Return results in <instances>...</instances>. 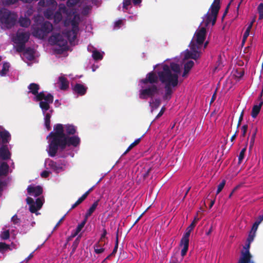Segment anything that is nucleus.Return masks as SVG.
I'll return each mask as SVG.
<instances>
[{"instance_id":"f257e3e1","label":"nucleus","mask_w":263,"mask_h":263,"mask_svg":"<svg viewBox=\"0 0 263 263\" xmlns=\"http://www.w3.org/2000/svg\"><path fill=\"white\" fill-rule=\"evenodd\" d=\"M76 126L72 124H57L53 126V131L47 136L50 138L48 153L50 157H54L58 149L64 151L67 146L77 147L80 143V138L74 134Z\"/></svg>"},{"instance_id":"f03ea898","label":"nucleus","mask_w":263,"mask_h":263,"mask_svg":"<svg viewBox=\"0 0 263 263\" xmlns=\"http://www.w3.org/2000/svg\"><path fill=\"white\" fill-rule=\"evenodd\" d=\"M160 81L165 84V93L163 97L164 100H170L173 93L172 87H175L178 84V77L177 73H173L166 64L163 66V70L158 72Z\"/></svg>"},{"instance_id":"7ed1b4c3","label":"nucleus","mask_w":263,"mask_h":263,"mask_svg":"<svg viewBox=\"0 0 263 263\" xmlns=\"http://www.w3.org/2000/svg\"><path fill=\"white\" fill-rule=\"evenodd\" d=\"M220 0H214L208 12L204 15L202 23L207 27L211 23L212 26L216 23L217 15L220 8Z\"/></svg>"},{"instance_id":"20e7f679","label":"nucleus","mask_w":263,"mask_h":263,"mask_svg":"<svg viewBox=\"0 0 263 263\" xmlns=\"http://www.w3.org/2000/svg\"><path fill=\"white\" fill-rule=\"evenodd\" d=\"M52 30V24L48 21H45L41 25L40 27L34 28L32 34L35 37L43 39L51 32Z\"/></svg>"},{"instance_id":"39448f33","label":"nucleus","mask_w":263,"mask_h":263,"mask_svg":"<svg viewBox=\"0 0 263 263\" xmlns=\"http://www.w3.org/2000/svg\"><path fill=\"white\" fill-rule=\"evenodd\" d=\"M0 20L7 28H11L15 25L16 19L15 15L9 10L3 8L0 9Z\"/></svg>"},{"instance_id":"423d86ee","label":"nucleus","mask_w":263,"mask_h":263,"mask_svg":"<svg viewBox=\"0 0 263 263\" xmlns=\"http://www.w3.org/2000/svg\"><path fill=\"white\" fill-rule=\"evenodd\" d=\"M79 16L77 14L74 15L71 21L72 29L71 30L66 32V36L70 42L74 41L77 37V33L79 31Z\"/></svg>"},{"instance_id":"0eeeda50","label":"nucleus","mask_w":263,"mask_h":263,"mask_svg":"<svg viewBox=\"0 0 263 263\" xmlns=\"http://www.w3.org/2000/svg\"><path fill=\"white\" fill-rule=\"evenodd\" d=\"M206 33L205 27L197 30L190 44L196 45L198 48H200L205 39Z\"/></svg>"},{"instance_id":"6e6552de","label":"nucleus","mask_w":263,"mask_h":263,"mask_svg":"<svg viewBox=\"0 0 263 263\" xmlns=\"http://www.w3.org/2000/svg\"><path fill=\"white\" fill-rule=\"evenodd\" d=\"M66 35V33H65ZM68 40L66 36L60 33H55L52 34L49 39V42L51 44L57 45L63 48H65L67 45V41Z\"/></svg>"},{"instance_id":"1a4fd4ad","label":"nucleus","mask_w":263,"mask_h":263,"mask_svg":"<svg viewBox=\"0 0 263 263\" xmlns=\"http://www.w3.org/2000/svg\"><path fill=\"white\" fill-rule=\"evenodd\" d=\"M159 92V88L155 84L151 85L150 86L140 91L139 98L141 99H145L147 97L153 98L154 96Z\"/></svg>"},{"instance_id":"9d476101","label":"nucleus","mask_w":263,"mask_h":263,"mask_svg":"<svg viewBox=\"0 0 263 263\" xmlns=\"http://www.w3.org/2000/svg\"><path fill=\"white\" fill-rule=\"evenodd\" d=\"M250 247V243L248 242L246 247H244L245 251L241 252V256L237 263H254L252 260V256L249 251Z\"/></svg>"},{"instance_id":"9b49d317","label":"nucleus","mask_w":263,"mask_h":263,"mask_svg":"<svg viewBox=\"0 0 263 263\" xmlns=\"http://www.w3.org/2000/svg\"><path fill=\"white\" fill-rule=\"evenodd\" d=\"M191 233V232L186 230L185 233L183 234L180 240V246L183 247V248L181 251V254L182 256H185L188 250L189 245V237Z\"/></svg>"},{"instance_id":"f8f14e48","label":"nucleus","mask_w":263,"mask_h":263,"mask_svg":"<svg viewBox=\"0 0 263 263\" xmlns=\"http://www.w3.org/2000/svg\"><path fill=\"white\" fill-rule=\"evenodd\" d=\"M30 33L28 32L18 30L16 34V37L13 40V42L15 43L26 44L28 41Z\"/></svg>"},{"instance_id":"ddd939ff","label":"nucleus","mask_w":263,"mask_h":263,"mask_svg":"<svg viewBox=\"0 0 263 263\" xmlns=\"http://www.w3.org/2000/svg\"><path fill=\"white\" fill-rule=\"evenodd\" d=\"M191 51H187L185 54V59L197 60L200 57V52L198 50L200 48L196 45L190 44Z\"/></svg>"},{"instance_id":"4468645a","label":"nucleus","mask_w":263,"mask_h":263,"mask_svg":"<svg viewBox=\"0 0 263 263\" xmlns=\"http://www.w3.org/2000/svg\"><path fill=\"white\" fill-rule=\"evenodd\" d=\"M159 77L154 71H151L146 74L145 79H141L140 83L147 84L150 83L152 85L158 83L159 81Z\"/></svg>"},{"instance_id":"2eb2a0df","label":"nucleus","mask_w":263,"mask_h":263,"mask_svg":"<svg viewBox=\"0 0 263 263\" xmlns=\"http://www.w3.org/2000/svg\"><path fill=\"white\" fill-rule=\"evenodd\" d=\"M53 96L51 93H48L47 97L44 101H40V107L42 109L43 114H45V112L49 109L50 104L53 103Z\"/></svg>"},{"instance_id":"dca6fc26","label":"nucleus","mask_w":263,"mask_h":263,"mask_svg":"<svg viewBox=\"0 0 263 263\" xmlns=\"http://www.w3.org/2000/svg\"><path fill=\"white\" fill-rule=\"evenodd\" d=\"M27 190L29 195H33L35 197L39 196L43 193V189L40 185L33 186L30 185L28 186Z\"/></svg>"},{"instance_id":"f3484780","label":"nucleus","mask_w":263,"mask_h":263,"mask_svg":"<svg viewBox=\"0 0 263 263\" xmlns=\"http://www.w3.org/2000/svg\"><path fill=\"white\" fill-rule=\"evenodd\" d=\"M87 89V88L83 84L77 83L74 85L73 90L80 96H83L86 93Z\"/></svg>"},{"instance_id":"a211bd4d","label":"nucleus","mask_w":263,"mask_h":263,"mask_svg":"<svg viewBox=\"0 0 263 263\" xmlns=\"http://www.w3.org/2000/svg\"><path fill=\"white\" fill-rule=\"evenodd\" d=\"M10 153L6 146H2L0 148V157L3 160H7L10 158Z\"/></svg>"},{"instance_id":"6ab92c4d","label":"nucleus","mask_w":263,"mask_h":263,"mask_svg":"<svg viewBox=\"0 0 263 263\" xmlns=\"http://www.w3.org/2000/svg\"><path fill=\"white\" fill-rule=\"evenodd\" d=\"M59 82L60 83V88L61 90H66L69 87V82L67 79L63 76L59 78Z\"/></svg>"},{"instance_id":"aec40b11","label":"nucleus","mask_w":263,"mask_h":263,"mask_svg":"<svg viewBox=\"0 0 263 263\" xmlns=\"http://www.w3.org/2000/svg\"><path fill=\"white\" fill-rule=\"evenodd\" d=\"M28 88L29 91L28 93H31L34 95L37 94L39 90L40 89V85L36 83H32L29 85Z\"/></svg>"},{"instance_id":"412c9836","label":"nucleus","mask_w":263,"mask_h":263,"mask_svg":"<svg viewBox=\"0 0 263 263\" xmlns=\"http://www.w3.org/2000/svg\"><path fill=\"white\" fill-rule=\"evenodd\" d=\"M99 200H97L95 201L89 209L87 210L85 214V218L88 219V218L90 217L94 211L96 210L97 206L98 205Z\"/></svg>"},{"instance_id":"4be33fe9","label":"nucleus","mask_w":263,"mask_h":263,"mask_svg":"<svg viewBox=\"0 0 263 263\" xmlns=\"http://www.w3.org/2000/svg\"><path fill=\"white\" fill-rule=\"evenodd\" d=\"M0 136L2 138V142L3 143H8L11 139V135L10 133L6 130L0 132Z\"/></svg>"},{"instance_id":"5701e85b","label":"nucleus","mask_w":263,"mask_h":263,"mask_svg":"<svg viewBox=\"0 0 263 263\" xmlns=\"http://www.w3.org/2000/svg\"><path fill=\"white\" fill-rule=\"evenodd\" d=\"M263 101H261L258 105H255L253 107L251 112V116L253 118H255L257 117L260 110Z\"/></svg>"},{"instance_id":"b1692460","label":"nucleus","mask_w":263,"mask_h":263,"mask_svg":"<svg viewBox=\"0 0 263 263\" xmlns=\"http://www.w3.org/2000/svg\"><path fill=\"white\" fill-rule=\"evenodd\" d=\"M103 241H100V240L97 242L93 246L95 252L96 254H101L103 253L105 249L103 248V246L105 244L104 242L103 244L102 243Z\"/></svg>"},{"instance_id":"393cba45","label":"nucleus","mask_w":263,"mask_h":263,"mask_svg":"<svg viewBox=\"0 0 263 263\" xmlns=\"http://www.w3.org/2000/svg\"><path fill=\"white\" fill-rule=\"evenodd\" d=\"M24 54L26 55V57L28 60L31 61L34 58V50L30 47H28L25 49Z\"/></svg>"},{"instance_id":"a878e982","label":"nucleus","mask_w":263,"mask_h":263,"mask_svg":"<svg viewBox=\"0 0 263 263\" xmlns=\"http://www.w3.org/2000/svg\"><path fill=\"white\" fill-rule=\"evenodd\" d=\"M87 221V219L85 218L83 219V220L78 225L77 227V228L76 229V231L72 235V237H74L76 235L78 234V233L82 230V229L84 228L85 224H86V222Z\"/></svg>"},{"instance_id":"bb28decb","label":"nucleus","mask_w":263,"mask_h":263,"mask_svg":"<svg viewBox=\"0 0 263 263\" xmlns=\"http://www.w3.org/2000/svg\"><path fill=\"white\" fill-rule=\"evenodd\" d=\"M169 67L171 71L173 72V73H177V75H179L180 72V67L179 64L175 63H171Z\"/></svg>"},{"instance_id":"cd10ccee","label":"nucleus","mask_w":263,"mask_h":263,"mask_svg":"<svg viewBox=\"0 0 263 263\" xmlns=\"http://www.w3.org/2000/svg\"><path fill=\"white\" fill-rule=\"evenodd\" d=\"M48 166L54 171H59L62 169V167L52 160H48Z\"/></svg>"},{"instance_id":"c85d7f7f","label":"nucleus","mask_w":263,"mask_h":263,"mask_svg":"<svg viewBox=\"0 0 263 263\" xmlns=\"http://www.w3.org/2000/svg\"><path fill=\"white\" fill-rule=\"evenodd\" d=\"M50 118H51V114L50 112L46 113L45 115L44 120H45V126L48 130H50L51 129Z\"/></svg>"},{"instance_id":"c756f323","label":"nucleus","mask_w":263,"mask_h":263,"mask_svg":"<svg viewBox=\"0 0 263 263\" xmlns=\"http://www.w3.org/2000/svg\"><path fill=\"white\" fill-rule=\"evenodd\" d=\"M9 166L6 163H3L0 165V175H6L8 173Z\"/></svg>"},{"instance_id":"7c9ffc66","label":"nucleus","mask_w":263,"mask_h":263,"mask_svg":"<svg viewBox=\"0 0 263 263\" xmlns=\"http://www.w3.org/2000/svg\"><path fill=\"white\" fill-rule=\"evenodd\" d=\"M19 23L21 26L24 27H28L31 24V21L28 18L23 17L20 20Z\"/></svg>"},{"instance_id":"2f4dec72","label":"nucleus","mask_w":263,"mask_h":263,"mask_svg":"<svg viewBox=\"0 0 263 263\" xmlns=\"http://www.w3.org/2000/svg\"><path fill=\"white\" fill-rule=\"evenodd\" d=\"M10 64L9 63L5 62L3 63L2 69L0 71V75L1 76H5L9 71Z\"/></svg>"},{"instance_id":"473e14b6","label":"nucleus","mask_w":263,"mask_h":263,"mask_svg":"<svg viewBox=\"0 0 263 263\" xmlns=\"http://www.w3.org/2000/svg\"><path fill=\"white\" fill-rule=\"evenodd\" d=\"M54 19V22L55 24H58L61 22L62 19V15L60 11H56L53 16Z\"/></svg>"},{"instance_id":"72a5a7b5","label":"nucleus","mask_w":263,"mask_h":263,"mask_svg":"<svg viewBox=\"0 0 263 263\" xmlns=\"http://www.w3.org/2000/svg\"><path fill=\"white\" fill-rule=\"evenodd\" d=\"M80 240L79 237L77 238L72 243V246H71V251L70 253V256H71L75 252L78 245L79 243Z\"/></svg>"},{"instance_id":"f704fd0d","label":"nucleus","mask_w":263,"mask_h":263,"mask_svg":"<svg viewBox=\"0 0 263 263\" xmlns=\"http://www.w3.org/2000/svg\"><path fill=\"white\" fill-rule=\"evenodd\" d=\"M118 244H119V229L117 230L116 232V242H115V246L114 247V250L110 254V255H115L116 253L118 248Z\"/></svg>"},{"instance_id":"c9c22d12","label":"nucleus","mask_w":263,"mask_h":263,"mask_svg":"<svg viewBox=\"0 0 263 263\" xmlns=\"http://www.w3.org/2000/svg\"><path fill=\"white\" fill-rule=\"evenodd\" d=\"M92 56L95 60H100L103 58V55L97 50L93 51Z\"/></svg>"},{"instance_id":"e433bc0d","label":"nucleus","mask_w":263,"mask_h":263,"mask_svg":"<svg viewBox=\"0 0 263 263\" xmlns=\"http://www.w3.org/2000/svg\"><path fill=\"white\" fill-rule=\"evenodd\" d=\"M35 96V100L36 101H41L42 100H45L47 97V95H45L43 91L40 92V93H37Z\"/></svg>"},{"instance_id":"4c0bfd02","label":"nucleus","mask_w":263,"mask_h":263,"mask_svg":"<svg viewBox=\"0 0 263 263\" xmlns=\"http://www.w3.org/2000/svg\"><path fill=\"white\" fill-rule=\"evenodd\" d=\"M45 17L49 20H51L53 18V12L51 9H47L44 13Z\"/></svg>"},{"instance_id":"58836bf2","label":"nucleus","mask_w":263,"mask_h":263,"mask_svg":"<svg viewBox=\"0 0 263 263\" xmlns=\"http://www.w3.org/2000/svg\"><path fill=\"white\" fill-rule=\"evenodd\" d=\"M246 149H247V145L241 150V151L239 154V156H238V163L239 164H240L241 163L242 160L243 159L244 156H245V154L246 152Z\"/></svg>"},{"instance_id":"ea45409f","label":"nucleus","mask_w":263,"mask_h":263,"mask_svg":"<svg viewBox=\"0 0 263 263\" xmlns=\"http://www.w3.org/2000/svg\"><path fill=\"white\" fill-rule=\"evenodd\" d=\"M16 44V50L18 52H21L25 50V44L24 43H15Z\"/></svg>"},{"instance_id":"a19ab883","label":"nucleus","mask_w":263,"mask_h":263,"mask_svg":"<svg viewBox=\"0 0 263 263\" xmlns=\"http://www.w3.org/2000/svg\"><path fill=\"white\" fill-rule=\"evenodd\" d=\"M257 10L259 13V20H261L263 19V3L259 4Z\"/></svg>"},{"instance_id":"79ce46f5","label":"nucleus","mask_w":263,"mask_h":263,"mask_svg":"<svg viewBox=\"0 0 263 263\" xmlns=\"http://www.w3.org/2000/svg\"><path fill=\"white\" fill-rule=\"evenodd\" d=\"M253 23V21L249 25V26L247 27L246 30L245 31L244 34H243V40H246L248 36L249 35L250 30L252 27V25Z\"/></svg>"},{"instance_id":"37998d69","label":"nucleus","mask_w":263,"mask_h":263,"mask_svg":"<svg viewBox=\"0 0 263 263\" xmlns=\"http://www.w3.org/2000/svg\"><path fill=\"white\" fill-rule=\"evenodd\" d=\"M80 0H68L66 5L68 7H72L78 4Z\"/></svg>"},{"instance_id":"c03bdc74","label":"nucleus","mask_w":263,"mask_h":263,"mask_svg":"<svg viewBox=\"0 0 263 263\" xmlns=\"http://www.w3.org/2000/svg\"><path fill=\"white\" fill-rule=\"evenodd\" d=\"M194 65V62L193 61L190 60L186 62L184 65V69L191 70Z\"/></svg>"},{"instance_id":"a18cd8bd","label":"nucleus","mask_w":263,"mask_h":263,"mask_svg":"<svg viewBox=\"0 0 263 263\" xmlns=\"http://www.w3.org/2000/svg\"><path fill=\"white\" fill-rule=\"evenodd\" d=\"M226 181L225 180H222V181L219 183V184L217 186V190L216 192V195H218L223 189Z\"/></svg>"},{"instance_id":"49530a36","label":"nucleus","mask_w":263,"mask_h":263,"mask_svg":"<svg viewBox=\"0 0 263 263\" xmlns=\"http://www.w3.org/2000/svg\"><path fill=\"white\" fill-rule=\"evenodd\" d=\"M1 237L3 240H7L10 237V233L9 230H6L2 232Z\"/></svg>"},{"instance_id":"de8ad7c7","label":"nucleus","mask_w":263,"mask_h":263,"mask_svg":"<svg viewBox=\"0 0 263 263\" xmlns=\"http://www.w3.org/2000/svg\"><path fill=\"white\" fill-rule=\"evenodd\" d=\"M19 0H3V3L5 6H10L15 4Z\"/></svg>"},{"instance_id":"09e8293b","label":"nucleus","mask_w":263,"mask_h":263,"mask_svg":"<svg viewBox=\"0 0 263 263\" xmlns=\"http://www.w3.org/2000/svg\"><path fill=\"white\" fill-rule=\"evenodd\" d=\"M58 11L64 14H67L68 13V9L65 5L63 4H61L59 5Z\"/></svg>"},{"instance_id":"8fccbe9b","label":"nucleus","mask_w":263,"mask_h":263,"mask_svg":"<svg viewBox=\"0 0 263 263\" xmlns=\"http://www.w3.org/2000/svg\"><path fill=\"white\" fill-rule=\"evenodd\" d=\"M198 220V219L195 218L193 222L190 224V225L187 228L186 230L188 231L192 232V231L195 228L196 222Z\"/></svg>"},{"instance_id":"3c124183","label":"nucleus","mask_w":263,"mask_h":263,"mask_svg":"<svg viewBox=\"0 0 263 263\" xmlns=\"http://www.w3.org/2000/svg\"><path fill=\"white\" fill-rule=\"evenodd\" d=\"M9 249V245H7L5 242H0V252H3L5 250Z\"/></svg>"},{"instance_id":"603ef678","label":"nucleus","mask_w":263,"mask_h":263,"mask_svg":"<svg viewBox=\"0 0 263 263\" xmlns=\"http://www.w3.org/2000/svg\"><path fill=\"white\" fill-rule=\"evenodd\" d=\"M38 210H40V209L38 208L36 205H35V203L29 205V210L32 213H35Z\"/></svg>"},{"instance_id":"864d4df0","label":"nucleus","mask_w":263,"mask_h":263,"mask_svg":"<svg viewBox=\"0 0 263 263\" xmlns=\"http://www.w3.org/2000/svg\"><path fill=\"white\" fill-rule=\"evenodd\" d=\"M248 126L247 124L243 125L241 127V136L245 137L246 136Z\"/></svg>"},{"instance_id":"5fc2aeb1","label":"nucleus","mask_w":263,"mask_h":263,"mask_svg":"<svg viewBox=\"0 0 263 263\" xmlns=\"http://www.w3.org/2000/svg\"><path fill=\"white\" fill-rule=\"evenodd\" d=\"M11 221L13 222V223L14 224H18V223H20V222H21L20 219L17 217V216L16 214L13 215L12 217Z\"/></svg>"},{"instance_id":"6e6d98bb","label":"nucleus","mask_w":263,"mask_h":263,"mask_svg":"<svg viewBox=\"0 0 263 263\" xmlns=\"http://www.w3.org/2000/svg\"><path fill=\"white\" fill-rule=\"evenodd\" d=\"M34 203L37 206V208H39L40 209L42 208L43 204L42 200L40 198H37L36 199L35 202Z\"/></svg>"},{"instance_id":"4d7b16f0","label":"nucleus","mask_w":263,"mask_h":263,"mask_svg":"<svg viewBox=\"0 0 263 263\" xmlns=\"http://www.w3.org/2000/svg\"><path fill=\"white\" fill-rule=\"evenodd\" d=\"M153 105L152 107L157 108L160 106L161 101L159 99H156L153 101Z\"/></svg>"},{"instance_id":"13d9d810","label":"nucleus","mask_w":263,"mask_h":263,"mask_svg":"<svg viewBox=\"0 0 263 263\" xmlns=\"http://www.w3.org/2000/svg\"><path fill=\"white\" fill-rule=\"evenodd\" d=\"M131 4V0H123V8L127 9V7Z\"/></svg>"},{"instance_id":"bf43d9fd","label":"nucleus","mask_w":263,"mask_h":263,"mask_svg":"<svg viewBox=\"0 0 263 263\" xmlns=\"http://www.w3.org/2000/svg\"><path fill=\"white\" fill-rule=\"evenodd\" d=\"M260 224L257 223V222H255L252 227L251 231H253V233H255L256 231H257L258 229V227Z\"/></svg>"},{"instance_id":"052dcab7","label":"nucleus","mask_w":263,"mask_h":263,"mask_svg":"<svg viewBox=\"0 0 263 263\" xmlns=\"http://www.w3.org/2000/svg\"><path fill=\"white\" fill-rule=\"evenodd\" d=\"M107 234V231L105 229H103V233L101 236V238L100 239V241H104V239H105L106 235Z\"/></svg>"},{"instance_id":"680f3d73","label":"nucleus","mask_w":263,"mask_h":263,"mask_svg":"<svg viewBox=\"0 0 263 263\" xmlns=\"http://www.w3.org/2000/svg\"><path fill=\"white\" fill-rule=\"evenodd\" d=\"M243 112L242 111L238 119L237 125V128L238 129V127L240 126L241 123L243 120Z\"/></svg>"},{"instance_id":"e2e57ef3","label":"nucleus","mask_w":263,"mask_h":263,"mask_svg":"<svg viewBox=\"0 0 263 263\" xmlns=\"http://www.w3.org/2000/svg\"><path fill=\"white\" fill-rule=\"evenodd\" d=\"M251 233L252 232H250V233L249 235L248 238L247 239V241H248V242H249V243H250L253 240L255 234L253 233V234H251Z\"/></svg>"},{"instance_id":"0e129e2a","label":"nucleus","mask_w":263,"mask_h":263,"mask_svg":"<svg viewBox=\"0 0 263 263\" xmlns=\"http://www.w3.org/2000/svg\"><path fill=\"white\" fill-rule=\"evenodd\" d=\"M49 0H40L38 5L41 7H45L46 6V3H48Z\"/></svg>"},{"instance_id":"69168bd1","label":"nucleus","mask_w":263,"mask_h":263,"mask_svg":"<svg viewBox=\"0 0 263 263\" xmlns=\"http://www.w3.org/2000/svg\"><path fill=\"white\" fill-rule=\"evenodd\" d=\"M49 175V172L47 171H44L41 174V176L42 178H47Z\"/></svg>"},{"instance_id":"338daca9","label":"nucleus","mask_w":263,"mask_h":263,"mask_svg":"<svg viewBox=\"0 0 263 263\" xmlns=\"http://www.w3.org/2000/svg\"><path fill=\"white\" fill-rule=\"evenodd\" d=\"M140 141L141 138H138L135 140V141L133 142L132 144H130V145L133 148L134 147L138 145L140 143Z\"/></svg>"},{"instance_id":"774afa93","label":"nucleus","mask_w":263,"mask_h":263,"mask_svg":"<svg viewBox=\"0 0 263 263\" xmlns=\"http://www.w3.org/2000/svg\"><path fill=\"white\" fill-rule=\"evenodd\" d=\"M86 198V195L83 194L78 199L77 201L79 204H81Z\"/></svg>"}]
</instances>
